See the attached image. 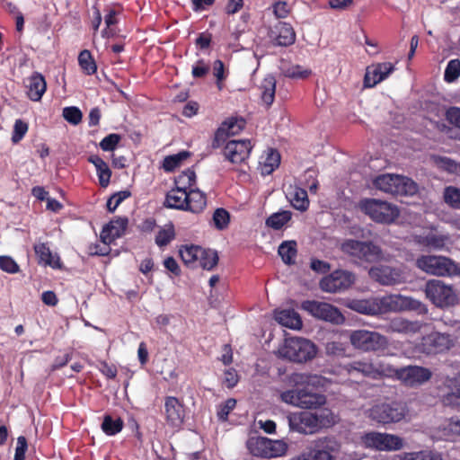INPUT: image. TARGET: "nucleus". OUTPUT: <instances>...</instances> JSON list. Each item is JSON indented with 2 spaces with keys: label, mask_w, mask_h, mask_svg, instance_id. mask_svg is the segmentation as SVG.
I'll return each mask as SVG.
<instances>
[{
  "label": "nucleus",
  "mask_w": 460,
  "mask_h": 460,
  "mask_svg": "<svg viewBox=\"0 0 460 460\" xmlns=\"http://www.w3.org/2000/svg\"><path fill=\"white\" fill-rule=\"evenodd\" d=\"M349 307L358 313L376 315L402 311H414L419 314H427V306L411 296L400 294H389L367 299H355L349 302Z\"/></svg>",
  "instance_id": "obj_1"
},
{
  "label": "nucleus",
  "mask_w": 460,
  "mask_h": 460,
  "mask_svg": "<svg viewBox=\"0 0 460 460\" xmlns=\"http://www.w3.org/2000/svg\"><path fill=\"white\" fill-rule=\"evenodd\" d=\"M288 379L296 388L281 392L279 398L282 402L300 409H316L325 404L326 397L323 394L314 393L306 387H299L323 386L325 379L323 376L309 373H293Z\"/></svg>",
  "instance_id": "obj_2"
},
{
  "label": "nucleus",
  "mask_w": 460,
  "mask_h": 460,
  "mask_svg": "<svg viewBox=\"0 0 460 460\" xmlns=\"http://www.w3.org/2000/svg\"><path fill=\"white\" fill-rule=\"evenodd\" d=\"M278 356L296 363L312 360L317 354V348L311 341L292 337L286 339L278 349Z\"/></svg>",
  "instance_id": "obj_3"
},
{
  "label": "nucleus",
  "mask_w": 460,
  "mask_h": 460,
  "mask_svg": "<svg viewBox=\"0 0 460 460\" xmlns=\"http://www.w3.org/2000/svg\"><path fill=\"white\" fill-rule=\"evenodd\" d=\"M373 184L379 190L392 195L411 196L418 191V186L411 179L399 174L378 175Z\"/></svg>",
  "instance_id": "obj_4"
},
{
  "label": "nucleus",
  "mask_w": 460,
  "mask_h": 460,
  "mask_svg": "<svg viewBox=\"0 0 460 460\" xmlns=\"http://www.w3.org/2000/svg\"><path fill=\"white\" fill-rule=\"evenodd\" d=\"M340 249L354 261L376 262L383 260L381 248L372 242L346 239L341 243Z\"/></svg>",
  "instance_id": "obj_5"
},
{
  "label": "nucleus",
  "mask_w": 460,
  "mask_h": 460,
  "mask_svg": "<svg viewBox=\"0 0 460 460\" xmlns=\"http://www.w3.org/2000/svg\"><path fill=\"white\" fill-rule=\"evenodd\" d=\"M250 454L261 458H276L286 455L288 445L280 439H270L261 436L250 437L246 441Z\"/></svg>",
  "instance_id": "obj_6"
},
{
  "label": "nucleus",
  "mask_w": 460,
  "mask_h": 460,
  "mask_svg": "<svg viewBox=\"0 0 460 460\" xmlns=\"http://www.w3.org/2000/svg\"><path fill=\"white\" fill-rule=\"evenodd\" d=\"M358 208L376 223L391 224L399 217L396 206L376 199H361Z\"/></svg>",
  "instance_id": "obj_7"
},
{
  "label": "nucleus",
  "mask_w": 460,
  "mask_h": 460,
  "mask_svg": "<svg viewBox=\"0 0 460 460\" xmlns=\"http://www.w3.org/2000/svg\"><path fill=\"white\" fill-rule=\"evenodd\" d=\"M349 341L354 349L364 352L384 350L388 347L385 336L365 329L351 331Z\"/></svg>",
  "instance_id": "obj_8"
},
{
  "label": "nucleus",
  "mask_w": 460,
  "mask_h": 460,
  "mask_svg": "<svg viewBox=\"0 0 460 460\" xmlns=\"http://www.w3.org/2000/svg\"><path fill=\"white\" fill-rule=\"evenodd\" d=\"M340 444L332 438L314 441L299 456L292 460H333V454L340 451Z\"/></svg>",
  "instance_id": "obj_9"
},
{
  "label": "nucleus",
  "mask_w": 460,
  "mask_h": 460,
  "mask_svg": "<svg viewBox=\"0 0 460 460\" xmlns=\"http://www.w3.org/2000/svg\"><path fill=\"white\" fill-rule=\"evenodd\" d=\"M416 266L430 275L451 276L458 273L456 264L444 256L422 255L417 259Z\"/></svg>",
  "instance_id": "obj_10"
},
{
  "label": "nucleus",
  "mask_w": 460,
  "mask_h": 460,
  "mask_svg": "<svg viewBox=\"0 0 460 460\" xmlns=\"http://www.w3.org/2000/svg\"><path fill=\"white\" fill-rule=\"evenodd\" d=\"M361 443L367 448L378 451H398L404 447L403 439L394 434L371 431L361 437Z\"/></svg>",
  "instance_id": "obj_11"
},
{
  "label": "nucleus",
  "mask_w": 460,
  "mask_h": 460,
  "mask_svg": "<svg viewBox=\"0 0 460 460\" xmlns=\"http://www.w3.org/2000/svg\"><path fill=\"white\" fill-rule=\"evenodd\" d=\"M425 294L427 298L438 307L452 305L457 300L453 288L438 279H431L426 283Z\"/></svg>",
  "instance_id": "obj_12"
},
{
  "label": "nucleus",
  "mask_w": 460,
  "mask_h": 460,
  "mask_svg": "<svg viewBox=\"0 0 460 460\" xmlns=\"http://www.w3.org/2000/svg\"><path fill=\"white\" fill-rule=\"evenodd\" d=\"M301 308L314 318L323 321L337 324L341 323L344 321V317L339 309L329 303L315 300H305L302 302Z\"/></svg>",
  "instance_id": "obj_13"
},
{
  "label": "nucleus",
  "mask_w": 460,
  "mask_h": 460,
  "mask_svg": "<svg viewBox=\"0 0 460 460\" xmlns=\"http://www.w3.org/2000/svg\"><path fill=\"white\" fill-rule=\"evenodd\" d=\"M405 416V408L398 402L378 403L374 405L368 412V417L382 424L398 422Z\"/></svg>",
  "instance_id": "obj_14"
},
{
  "label": "nucleus",
  "mask_w": 460,
  "mask_h": 460,
  "mask_svg": "<svg viewBox=\"0 0 460 460\" xmlns=\"http://www.w3.org/2000/svg\"><path fill=\"white\" fill-rule=\"evenodd\" d=\"M356 280L354 273L338 270L324 277L320 281V288L324 292L338 293L349 288Z\"/></svg>",
  "instance_id": "obj_15"
},
{
  "label": "nucleus",
  "mask_w": 460,
  "mask_h": 460,
  "mask_svg": "<svg viewBox=\"0 0 460 460\" xmlns=\"http://www.w3.org/2000/svg\"><path fill=\"white\" fill-rule=\"evenodd\" d=\"M369 277L383 286H394L406 280L403 268H394L387 265L374 266L368 270Z\"/></svg>",
  "instance_id": "obj_16"
},
{
  "label": "nucleus",
  "mask_w": 460,
  "mask_h": 460,
  "mask_svg": "<svg viewBox=\"0 0 460 460\" xmlns=\"http://www.w3.org/2000/svg\"><path fill=\"white\" fill-rule=\"evenodd\" d=\"M432 377V372L429 368L410 365L399 368L398 381L406 386H420L428 382Z\"/></svg>",
  "instance_id": "obj_17"
},
{
  "label": "nucleus",
  "mask_w": 460,
  "mask_h": 460,
  "mask_svg": "<svg viewBox=\"0 0 460 460\" xmlns=\"http://www.w3.org/2000/svg\"><path fill=\"white\" fill-rule=\"evenodd\" d=\"M453 345L450 335L438 332L424 336L419 343V350L426 354L439 353L449 349Z\"/></svg>",
  "instance_id": "obj_18"
},
{
  "label": "nucleus",
  "mask_w": 460,
  "mask_h": 460,
  "mask_svg": "<svg viewBox=\"0 0 460 460\" xmlns=\"http://www.w3.org/2000/svg\"><path fill=\"white\" fill-rule=\"evenodd\" d=\"M252 148V146L250 140H231L227 142L224 148V155L232 164H244Z\"/></svg>",
  "instance_id": "obj_19"
},
{
  "label": "nucleus",
  "mask_w": 460,
  "mask_h": 460,
  "mask_svg": "<svg viewBox=\"0 0 460 460\" xmlns=\"http://www.w3.org/2000/svg\"><path fill=\"white\" fill-rule=\"evenodd\" d=\"M289 429L304 435L317 433L314 423L313 411L293 412L288 416Z\"/></svg>",
  "instance_id": "obj_20"
},
{
  "label": "nucleus",
  "mask_w": 460,
  "mask_h": 460,
  "mask_svg": "<svg viewBox=\"0 0 460 460\" xmlns=\"http://www.w3.org/2000/svg\"><path fill=\"white\" fill-rule=\"evenodd\" d=\"M394 70L391 62L376 63L368 66L364 77L365 87H374L385 80Z\"/></svg>",
  "instance_id": "obj_21"
},
{
  "label": "nucleus",
  "mask_w": 460,
  "mask_h": 460,
  "mask_svg": "<svg viewBox=\"0 0 460 460\" xmlns=\"http://www.w3.org/2000/svg\"><path fill=\"white\" fill-rule=\"evenodd\" d=\"M270 40L277 46L288 47L295 43L296 32L287 22H278L270 31Z\"/></svg>",
  "instance_id": "obj_22"
},
{
  "label": "nucleus",
  "mask_w": 460,
  "mask_h": 460,
  "mask_svg": "<svg viewBox=\"0 0 460 460\" xmlns=\"http://www.w3.org/2000/svg\"><path fill=\"white\" fill-rule=\"evenodd\" d=\"M425 325V323H422L420 321H410L403 317L397 316L390 320L386 326V331L405 335H412L420 332Z\"/></svg>",
  "instance_id": "obj_23"
},
{
  "label": "nucleus",
  "mask_w": 460,
  "mask_h": 460,
  "mask_svg": "<svg viewBox=\"0 0 460 460\" xmlns=\"http://www.w3.org/2000/svg\"><path fill=\"white\" fill-rule=\"evenodd\" d=\"M127 225L128 219L126 217H119L115 220H111L103 227L100 235L101 240L105 244L112 243L124 234Z\"/></svg>",
  "instance_id": "obj_24"
},
{
  "label": "nucleus",
  "mask_w": 460,
  "mask_h": 460,
  "mask_svg": "<svg viewBox=\"0 0 460 460\" xmlns=\"http://www.w3.org/2000/svg\"><path fill=\"white\" fill-rule=\"evenodd\" d=\"M165 415L167 422L173 426H180L184 418V410L182 404L176 397H167L164 402Z\"/></svg>",
  "instance_id": "obj_25"
},
{
  "label": "nucleus",
  "mask_w": 460,
  "mask_h": 460,
  "mask_svg": "<svg viewBox=\"0 0 460 460\" xmlns=\"http://www.w3.org/2000/svg\"><path fill=\"white\" fill-rule=\"evenodd\" d=\"M26 88L27 95L31 101H40L47 88L44 76L38 72H34L31 76L28 77Z\"/></svg>",
  "instance_id": "obj_26"
},
{
  "label": "nucleus",
  "mask_w": 460,
  "mask_h": 460,
  "mask_svg": "<svg viewBox=\"0 0 460 460\" xmlns=\"http://www.w3.org/2000/svg\"><path fill=\"white\" fill-rule=\"evenodd\" d=\"M274 318L279 324L289 329L300 330L303 325L300 315L293 309L275 310Z\"/></svg>",
  "instance_id": "obj_27"
},
{
  "label": "nucleus",
  "mask_w": 460,
  "mask_h": 460,
  "mask_svg": "<svg viewBox=\"0 0 460 460\" xmlns=\"http://www.w3.org/2000/svg\"><path fill=\"white\" fill-rule=\"evenodd\" d=\"M313 419L317 432L334 426L339 420L338 416L328 408L313 411Z\"/></svg>",
  "instance_id": "obj_28"
},
{
  "label": "nucleus",
  "mask_w": 460,
  "mask_h": 460,
  "mask_svg": "<svg viewBox=\"0 0 460 460\" xmlns=\"http://www.w3.org/2000/svg\"><path fill=\"white\" fill-rule=\"evenodd\" d=\"M286 196L294 208L300 211H305L308 208L309 199L307 192L304 189L297 186H289Z\"/></svg>",
  "instance_id": "obj_29"
},
{
  "label": "nucleus",
  "mask_w": 460,
  "mask_h": 460,
  "mask_svg": "<svg viewBox=\"0 0 460 460\" xmlns=\"http://www.w3.org/2000/svg\"><path fill=\"white\" fill-rule=\"evenodd\" d=\"M180 256L182 261L190 268L199 267V257L204 252V248L198 245H185L180 251Z\"/></svg>",
  "instance_id": "obj_30"
},
{
  "label": "nucleus",
  "mask_w": 460,
  "mask_h": 460,
  "mask_svg": "<svg viewBox=\"0 0 460 460\" xmlns=\"http://www.w3.org/2000/svg\"><path fill=\"white\" fill-rule=\"evenodd\" d=\"M280 163V155L274 149H268L259 162L262 175L270 174Z\"/></svg>",
  "instance_id": "obj_31"
},
{
  "label": "nucleus",
  "mask_w": 460,
  "mask_h": 460,
  "mask_svg": "<svg viewBox=\"0 0 460 460\" xmlns=\"http://www.w3.org/2000/svg\"><path fill=\"white\" fill-rule=\"evenodd\" d=\"M417 243L429 249L440 250L444 248L448 237L435 232L417 236Z\"/></svg>",
  "instance_id": "obj_32"
},
{
  "label": "nucleus",
  "mask_w": 460,
  "mask_h": 460,
  "mask_svg": "<svg viewBox=\"0 0 460 460\" xmlns=\"http://www.w3.org/2000/svg\"><path fill=\"white\" fill-rule=\"evenodd\" d=\"M188 194L186 190L177 188L171 190L167 195L165 203L168 208L186 210L188 205Z\"/></svg>",
  "instance_id": "obj_33"
},
{
  "label": "nucleus",
  "mask_w": 460,
  "mask_h": 460,
  "mask_svg": "<svg viewBox=\"0 0 460 460\" xmlns=\"http://www.w3.org/2000/svg\"><path fill=\"white\" fill-rule=\"evenodd\" d=\"M187 194L188 205L186 206V210H190L193 213L201 212L207 205L205 194L198 189L190 190L187 191Z\"/></svg>",
  "instance_id": "obj_34"
},
{
  "label": "nucleus",
  "mask_w": 460,
  "mask_h": 460,
  "mask_svg": "<svg viewBox=\"0 0 460 460\" xmlns=\"http://www.w3.org/2000/svg\"><path fill=\"white\" fill-rule=\"evenodd\" d=\"M245 121L242 119H230L225 121L217 129L216 139L223 137L224 136H234L238 134L244 128Z\"/></svg>",
  "instance_id": "obj_35"
},
{
  "label": "nucleus",
  "mask_w": 460,
  "mask_h": 460,
  "mask_svg": "<svg viewBox=\"0 0 460 460\" xmlns=\"http://www.w3.org/2000/svg\"><path fill=\"white\" fill-rule=\"evenodd\" d=\"M261 97L263 103L270 107L275 98L276 79L272 75H267L261 84Z\"/></svg>",
  "instance_id": "obj_36"
},
{
  "label": "nucleus",
  "mask_w": 460,
  "mask_h": 460,
  "mask_svg": "<svg viewBox=\"0 0 460 460\" xmlns=\"http://www.w3.org/2000/svg\"><path fill=\"white\" fill-rule=\"evenodd\" d=\"M34 251L40 263L49 265L52 268L59 267V259L52 254L51 251L45 243H40L35 244Z\"/></svg>",
  "instance_id": "obj_37"
},
{
  "label": "nucleus",
  "mask_w": 460,
  "mask_h": 460,
  "mask_svg": "<svg viewBox=\"0 0 460 460\" xmlns=\"http://www.w3.org/2000/svg\"><path fill=\"white\" fill-rule=\"evenodd\" d=\"M459 381L456 378H447L445 385L456 391L447 393L443 396L442 402L446 406L460 408V389L457 388Z\"/></svg>",
  "instance_id": "obj_38"
},
{
  "label": "nucleus",
  "mask_w": 460,
  "mask_h": 460,
  "mask_svg": "<svg viewBox=\"0 0 460 460\" xmlns=\"http://www.w3.org/2000/svg\"><path fill=\"white\" fill-rule=\"evenodd\" d=\"M374 361L373 360H357L345 366L349 374L358 372L365 376L374 378Z\"/></svg>",
  "instance_id": "obj_39"
},
{
  "label": "nucleus",
  "mask_w": 460,
  "mask_h": 460,
  "mask_svg": "<svg viewBox=\"0 0 460 460\" xmlns=\"http://www.w3.org/2000/svg\"><path fill=\"white\" fill-rule=\"evenodd\" d=\"M374 365L373 379H378L380 377L398 379L399 368L383 361H374Z\"/></svg>",
  "instance_id": "obj_40"
},
{
  "label": "nucleus",
  "mask_w": 460,
  "mask_h": 460,
  "mask_svg": "<svg viewBox=\"0 0 460 460\" xmlns=\"http://www.w3.org/2000/svg\"><path fill=\"white\" fill-rule=\"evenodd\" d=\"M278 252L286 264L295 263L296 257V243L295 241L283 242L279 245Z\"/></svg>",
  "instance_id": "obj_41"
},
{
  "label": "nucleus",
  "mask_w": 460,
  "mask_h": 460,
  "mask_svg": "<svg viewBox=\"0 0 460 460\" xmlns=\"http://www.w3.org/2000/svg\"><path fill=\"white\" fill-rule=\"evenodd\" d=\"M401 460H443L440 453L431 450L407 452L401 456Z\"/></svg>",
  "instance_id": "obj_42"
},
{
  "label": "nucleus",
  "mask_w": 460,
  "mask_h": 460,
  "mask_svg": "<svg viewBox=\"0 0 460 460\" xmlns=\"http://www.w3.org/2000/svg\"><path fill=\"white\" fill-rule=\"evenodd\" d=\"M196 182L195 172L191 169H187L182 172L175 180L176 188L181 190L189 191L192 190V186Z\"/></svg>",
  "instance_id": "obj_43"
},
{
  "label": "nucleus",
  "mask_w": 460,
  "mask_h": 460,
  "mask_svg": "<svg viewBox=\"0 0 460 460\" xmlns=\"http://www.w3.org/2000/svg\"><path fill=\"white\" fill-rule=\"evenodd\" d=\"M291 212L288 210L274 213L266 220V225L269 227L279 230L291 219Z\"/></svg>",
  "instance_id": "obj_44"
},
{
  "label": "nucleus",
  "mask_w": 460,
  "mask_h": 460,
  "mask_svg": "<svg viewBox=\"0 0 460 460\" xmlns=\"http://www.w3.org/2000/svg\"><path fill=\"white\" fill-rule=\"evenodd\" d=\"M123 428V421L120 418H112L110 415H106L103 418L102 423V431L108 436H113L119 433Z\"/></svg>",
  "instance_id": "obj_45"
},
{
  "label": "nucleus",
  "mask_w": 460,
  "mask_h": 460,
  "mask_svg": "<svg viewBox=\"0 0 460 460\" xmlns=\"http://www.w3.org/2000/svg\"><path fill=\"white\" fill-rule=\"evenodd\" d=\"M190 155V154L188 151H181L178 154L168 155L164 159L163 168L166 172H172L179 167Z\"/></svg>",
  "instance_id": "obj_46"
},
{
  "label": "nucleus",
  "mask_w": 460,
  "mask_h": 460,
  "mask_svg": "<svg viewBox=\"0 0 460 460\" xmlns=\"http://www.w3.org/2000/svg\"><path fill=\"white\" fill-rule=\"evenodd\" d=\"M443 199L445 203L452 208L460 209V188L447 186L444 189Z\"/></svg>",
  "instance_id": "obj_47"
},
{
  "label": "nucleus",
  "mask_w": 460,
  "mask_h": 460,
  "mask_svg": "<svg viewBox=\"0 0 460 460\" xmlns=\"http://www.w3.org/2000/svg\"><path fill=\"white\" fill-rule=\"evenodd\" d=\"M218 262V255L216 251L204 249L202 256L199 257V267L211 270Z\"/></svg>",
  "instance_id": "obj_48"
},
{
  "label": "nucleus",
  "mask_w": 460,
  "mask_h": 460,
  "mask_svg": "<svg viewBox=\"0 0 460 460\" xmlns=\"http://www.w3.org/2000/svg\"><path fill=\"white\" fill-rule=\"evenodd\" d=\"M78 62L81 68L87 74L93 75L96 72V64L89 50H83L78 56Z\"/></svg>",
  "instance_id": "obj_49"
},
{
  "label": "nucleus",
  "mask_w": 460,
  "mask_h": 460,
  "mask_svg": "<svg viewBox=\"0 0 460 460\" xmlns=\"http://www.w3.org/2000/svg\"><path fill=\"white\" fill-rule=\"evenodd\" d=\"M443 436L447 439H455L460 437V417L451 418L443 428Z\"/></svg>",
  "instance_id": "obj_50"
},
{
  "label": "nucleus",
  "mask_w": 460,
  "mask_h": 460,
  "mask_svg": "<svg viewBox=\"0 0 460 460\" xmlns=\"http://www.w3.org/2000/svg\"><path fill=\"white\" fill-rule=\"evenodd\" d=\"M284 75L293 79H304L311 75V70L299 65H292L284 70Z\"/></svg>",
  "instance_id": "obj_51"
},
{
  "label": "nucleus",
  "mask_w": 460,
  "mask_h": 460,
  "mask_svg": "<svg viewBox=\"0 0 460 460\" xmlns=\"http://www.w3.org/2000/svg\"><path fill=\"white\" fill-rule=\"evenodd\" d=\"M460 75V60L459 59H452L448 62L444 78L447 82L451 83L457 79Z\"/></svg>",
  "instance_id": "obj_52"
},
{
  "label": "nucleus",
  "mask_w": 460,
  "mask_h": 460,
  "mask_svg": "<svg viewBox=\"0 0 460 460\" xmlns=\"http://www.w3.org/2000/svg\"><path fill=\"white\" fill-rule=\"evenodd\" d=\"M131 192L129 190H121L114 193L107 201V208L110 212H114L119 204L129 198Z\"/></svg>",
  "instance_id": "obj_53"
},
{
  "label": "nucleus",
  "mask_w": 460,
  "mask_h": 460,
  "mask_svg": "<svg viewBox=\"0 0 460 460\" xmlns=\"http://www.w3.org/2000/svg\"><path fill=\"white\" fill-rule=\"evenodd\" d=\"M230 220L229 213L224 208H217L213 215V223L215 226L219 229H225Z\"/></svg>",
  "instance_id": "obj_54"
},
{
  "label": "nucleus",
  "mask_w": 460,
  "mask_h": 460,
  "mask_svg": "<svg viewBox=\"0 0 460 460\" xmlns=\"http://www.w3.org/2000/svg\"><path fill=\"white\" fill-rule=\"evenodd\" d=\"M174 238V230L172 226L161 229L155 236V243L158 246L167 245Z\"/></svg>",
  "instance_id": "obj_55"
},
{
  "label": "nucleus",
  "mask_w": 460,
  "mask_h": 460,
  "mask_svg": "<svg viewBox=\"0 0 460 460\" xmlns=\"http://www.w3.org/2000/svg\"><path fill=\"white\" fill-rule=\"evenodd\" d=\"M63 117L73 125H77L82 120V112L76 107H66L63 110Z\"/></svg>",
  "instance_id": "obj_56"
},
{
  "label": "nucleus",
  "mask_w": 460,
  "mask_h": 460,
  "mask_svg": "<svg viewBox=\"0 0 460 460\" xmlns=\"http://www.w3.org/2000/svg\"><path fill=\"white\" fill-rule=\"evenodd\" d=\"M28 131V124L22 119H16L13 126L12 141L17 144Z\"/></svg>",
  "instance_id": "obj_57"
},
{
  "label": "nucleus",
  "mask_w": 460,
  "mask_h": 460,
  "mask_svg": "<svg viewBox=\"0 0 460 460\" xmlns=\"http://www.w3.org/2000/svg\"><path fill=\"white\" fill-rule=\"evenodd\" d=\"M120 140L121 137L119 134H109L100 142V147L103 151H113Z\"/></svg>",
  "instance_id": "obj_58"
},
{
  "label": "nucleus",
  "mask_w": 460,
  "mask_h": 460,
  "mask_svg": "<svg viewBox=\"0 0 460 460\" xmlns=\"http://www.w3.org/2000/svg\"><path fill=\"white\" fill-rule=\"evenodd\" d=\"M272 13L278 19H284L288 16L291 7L286 1L272 3Z\"/></svg>",
  "instance_id": "obj_59"
},
{
  "label": "nucleus",
  "mask_w": 460,
  "mask_h": 460,
  "mask_svg": "<svg viewBox=\"0 0 460 460\" xmlns=\"http://www.w3.org/2000/svg\"><path fill=\"white\" fill-rule=\"evenodd\" d=\"M0 269L7 273H17L19 266L16 261L9 256H0Z\"/></svg>",
  "instance_id": "obj_60"
},
{
  "label": "nucleus",
  "mask_w": 460,
  "mask_h": 460,
  "mask_svg": "<svg viewBox=\"0 0 460 460\" xmlns=\"http://www.w3.org/2000/svg\"><path fill=\"white\" fill-rule=\"evenodd\" d=\"M236 401L234 399H228L224 403L218 406L217 416L221 420H226L230 411L235 407Z\"/></svg>",
  "instance_id": "obj_61"
},
{
  "label": "nucleus",
  "mask_w": 460,
  "mask_h": 460,
  "mask_svg": "<svg viewBox=\"0 0 460 460\" xmlns=\"http://www.w3.org/2000/svg\"><path fill=\"white\" fill-rule=\"evenodd\" d=\"M97 175L99 178V182L102 187H107L110 183L111 172L107 164V163H103L98 169H96Z\"/></svg>",
  "instance_id": "obj_62"
},
{
  "label": "nucleus",
  "mask_w": 460,
  "mask_h": 460,
  "mask_svg": "<svg viewBox=\"0 0 460 460\" xmlns=\"http://www.w3.org/2000/svg\"><path fill=\"white\" fill-rule=\"evenodd\" d=\"M446 119L449 124L460 129V108L451 107L446 111Z\"/></svg>",
  "instance_id": "obj_63"
},
{
  "label": "nucleus",
  "mask_w": 460,
  "mask_h": 460,
  "mask_svg": "<svg viewBox=\"0 0 460 460\" xmlns=\"http://www.w3.org/2000/svg\"><path fill=\"white\" fill-rule=\"evenodd\" d=\"M325 350L328 355L340 356L344 354L345 348L341 342L330 341L326 343Z\"/></svg>",
  "instance_id": "obj_64"
}]
</instances>
